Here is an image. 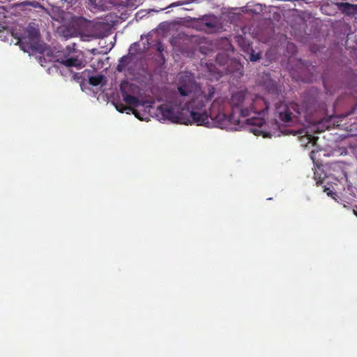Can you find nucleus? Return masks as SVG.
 <instances>
[{"mask_svg":"<svg viewBox=\"0 0 357 357\" xmlns=\"http://www.w3.org/2000/svg\"><path fill=\"white\" fill-rule=\"evenodd\" d=\"M89 84L94 86H100L105 85L106 82V78L102 75H96L93 76H89Z\"/></svg>","mask_w":357,"mask_h":357,"instance_id":"obj_11","label":"nucleus"},{"mask_svg":"<svg viewBox=\"0 0 357 357\" xmlns=\"http://www.w3.org/2000/svg\"><path fill=\"white\" fill-rule=\"evenodd\" d=\"M157 49L159 52H162L163 50L162 46L160 43L158 45Z\"/></svg>","mask_w":357,"mask_h":357,"instance_id":"obj_17","label":"nucleus"},{"mask_svg":"<svg viewBox=\"0 0 357 357\" xmlns=\"http://www.w3.org/2000/svg\"><path fill=\"white\" fill-rule=\"evenodd\" d=\"M356 108L355 107L351 112V114H353V113H355V111H356Z\"/></svg>","mask_w":357,"mask_h":357,"instance_id":"obj_20","label":"nucleus"},{"mask_svg":"<svg viewBox=\"0 0 357 357\" xmlns=\"http://www.w3.org/2000/svg\"><path fill=\"white\" fill-rule=\"evenodd\" d=\"M354 213L357 216V206L356 208L353 209Z\"/></svg>","mask_w":357,"mask_h":357,"instance_id":"obj_19","label":"nucleus"},{"mask_svg":"<svg viewBox=\"0 0 357 357\" xmlns=\"http://www.w3.org/2000/svg\"><path fill=\"white\" fill-rule=\"evenodd\" d=\"M313 155H314V151H312L310 153V158H311V159H312V160H314V156H313Z\"/></svg>","mask_w":357,"mask_h":357,"instance_id":"obj_18","label":"nucleus"},{"mask_svg":"<svg viewBox=\"0 0 357 357\" xmlns=\"http://www.w3.org/2000/svg\"><path fill=\"white\" fill-rule=\"evenodd\" d=\"M340 8L347 12H357V5L350 4L349 3H342Z\"/></svg>","mask_w":357,"mask_h":357,"instance_id":"obj_12","label":"nucleus"},{"mask_svg":"<svg viewBox=\"0 0 357 357\" xmlns=\"http://www.w3.org/2000/svg\"><path fill=\"white\" fill-rule=\"evenodd\" d=\"M324 191L327 194V195L333 197L334 199H336L335 197V195H336L335 192H334L330 188H325Z\"/></svg>","mask_w":357,"mask_h":357,"instance_id":"obj_13","label":"nucleus"},{"mask_svg":"<svg viewBox=\"0 0 357 357\" xmlns=\"http://www.w3.org/2000/svg\"><path fill=\"white\" fill-rule=\"evenodd\" d=\"M114 4V0H89L88 6L92 10H105Z\"/></svg>","mask_w":357,"mask_h":357,"instance_id":"obj_10","label":"nucleus"},{"mask_svg":"<svg viewBox=\"0 0 357 357\" xmlns=\"http://www.w3.org/2000/svg\"><path fill=\"white\" fill-rule=\"evenodd\" d=\"M58 61L67 68L75 67L77 69L84 67L86 63L83 53L70 47H67L63 56Z\"/></svg>","mask_w":357,"mask_h":357,"instance_id":"obj_6","label":"nucleus"},{"mask_svg":"<svg viewBox=\"0 0 357 357\" xmlns=\"http://www.w3.org/2000/svg\"><path fill=\"white\" fill-rule=\"evenodd\" d=\"M125 60H126V57L121 58V59L117 66V69L119 71H122L123 70V63H124Z\"/></svg>","mask_w":357,"mask_h":357,"instance_id":"obj_15","label":"nucleus"},{"mask_svg":"<svg viewBox=\"0 0 357 357\" xmlns=\"http://www.w3.org/2000/svg\"><path fill=\"white\" fill-rule=\"evenodd\" d=\"M298 114V105L294 102H281L275 109V116L284 123L296 122Z\"/></svg>","mask_w":357,"mask_h":357,"instance_id":"obj_7","label":"nucleus"},{"mask_svg":"<svg viewBox=\"0 0 357 357\" xmlns=\"http://www.w3.org/2000/svg\"><path fill=\"white\" fill-rule=\"evenodd\" d=\"M18 43L24 52H30V51L38 50L40 44L38 29L29 26L26 31V36L20 38Z\"/></svg>","mask_w":357,"mask_h":357,"instance_id":"obj_8","label":"nucleus"},{"mask_svg":"<svg viewBox=\"0 0 357 357\" xmlns=\"http://www.w3.org/2000/svg\"><path fill=\"white\" fill-rule=\"evenodd\" d=\"M178 91L181 96H176L160 105L154 113L160 121H169L181 123V116L186 112L196 107L198 102L206 96L211 98L214 94V89L207 87L202 89L194 79L190 73L184 72L177 77Z\"/></svg>","mask_w":357,"mask_h":357,"instance_id":"obj_2","label":"nucleus"},{"mask_svg":"<svg viewBox=\"0 0 357 357\" xmlns=\"http://www.w3.org/2000/svg\"><path fill=\"white\" fill-rule=\"evenodd\" d=\"M136 89V86L127 82L121 83V92L123 100L128 106H125L121 102H114V105L121 113L132 112L140 121H149L153 109L151 102L142 101L137 98L135 96Z\"/></svg>","mask_w":357,"mask_h":357,"instance_id":"obj_3","label":"nucleus"},{"mask_svg":"<svg viewBox=\"0 0 357 357\" xmlns=\"http://www.w3.org/2000/svg\"><path fill=\"white\" fill-rule=\"evenodd\" d=\"M211 99L206 96L203 97L196 107H193L190 112L187 111L186 114L181 116V123L236 130L244 128L255 135H262L264 137H271L275 135V132L265 129L264 120L260 117L240 119L234 113L227 116L226 107L228 102L222 98H216L213 102L208 113L206 105Z\"/></svg>","mask_w":357,"mask_h":357,"instance_id":"obj_1","label":"nucleus"},{"mask_svg":"<svg viewBox=\"0 0 357 357\" xmlns=\"http://www.w3.org/2000/svg\"><path fill=\"white\" fill-rule=\"evenodd\" d=\"M350 167L349 164L342 162H336L332 165V169L335 172L334 176L339 179L341 185H343L344 196L348 199L357 198V188L352 185L348 178Z\"/></svg>","mask_w":357,"mask_h":357,"instance_id":"obj_5","label":"nucleus"},{"mask_svg":"<svg viewBox=\"0 0 357 357\" xmlns=\"http://www.w3.org/2000/svg\"><path fill=\"white\" fill-rule=\"evenodd\" d=\"M6 10L3 6H0V22L6 17Z\"/></svg>","mask_w":357,"mask_h":357,"instance_id":"obj_14","label":"nucleus"},{"mask_svg":"<svg viewBox=\"0 0 357 357\" xmlns=\"http://www.w3.org/2000/svg\"><path fill=\"white\" fill-rule=\"evenodd\" d=\"M260 58L259 56V54H253V53H251L250 55V59L252 61H256L257 60H259Z\"/></svg>","mask_w":357,"mask_h":357,"instance_id":"obj_16","label":"nucleus"},{"mask_svg":"<svg viewBox=\"0 0 357 357\" xmlns=\"http://www.w3.org/2000/svg\"><path fill=\"white\" fill-rule=\"evenodd\" d=\"M317 126L311 125L307 128L296 130H287L284 132V135H300L301 139L300 142L302 146L305 147H307L308 144H312L314 145L316 140L317 139V137H314L311 135L312 132H314L316 130Z\"/></svg>","mask_w":357,"mask_h":357,"instance_id":"obj_9","label":"nucleus"},{"mask_svg":"<svg viewBox=\"0 0 357 357\" xmlns=\"http://www.w3.org/2000/svg\"><path fill=\"white\" fill-rule=\"evenodd\" d=\"M230 105L233 108L238 109L241 118L240 119H245V118L254 112L257 114V117L261 118L265 110H266L269 105L261 97L257 96L248 92L246 90L238 91L232 94Z\"/></svg>","mask_w":357,"mask_h":357,"instance_id":"obj_4","label":"nucleus"},{"mask_svg":"<svg viewBox=\"0 0 357 357\" xmlns=\"http://www.w3.org/2000/svg\"><path fill=\"white\" fill-rule=\"evenodd\" d=\"M220 56H218L217 58V61H219Z\"/></svg>","mask_w":357,"mask_h":357,"instance_id":"obj_22","label":"nucleus"},{"mask_svg":"<svg viewBox=\"0 0 357 357\" xmlns=\"http://www.w3.org/2000/svg\"><path fill=\"white\" fill-rule=\"evenodd\" d=\"M314 176H314V178H315L316 180H317V173H316V172H314Z\"/></svg>","mask_w":357,"mask_h":357,"instance_id":"obj_21","label":"nucleus"}]
</instances>
